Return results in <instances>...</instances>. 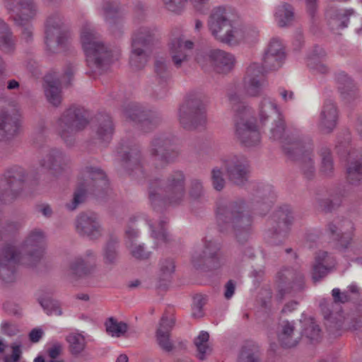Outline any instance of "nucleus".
<instances>
[{"mask_svg":"<svg viewBox=\"0 0 362 362\" xmlns=\"http://www.w3.org/2000/svg\"><path fill=\"white\" fill-rule=\"evenodd\" d=\"M131 255L136 259H146L150 257L151 252L147 251L143 244L136 243L128 247Z\"/></svg>","mask_w":362,"mask_h":362,"instance_id":"56","label":"nucleus"},{"mask_svg":"<svg viewBox=\"0 0 362 362\" xmlns=\"http://www.w3.org/2000/svg\"><path fill=\"white\" fill-rule=\"evenodd\" d=\"M151 230V236L158 242L168 243L170 240V235L167 231V219L165 217H160L158 220L148 221Z\"/></svg>","mask_w":362,"mask_h":362,"instance_id":"39","label":"nucleus"},{"mask_svg":"<svg viewBox=\"0 0 362 362\" xmlns=\"http://www.w3.org/2000/svg\"><path fill=\"white\" fill-rule=\"evenodd\" d=\"M238 362H260L257 354L251 349H244L241 351Z\"/></svg>","mask_w":362,"mask_h":362,"instance_id":"62","label":"nucleus"},{"mask_svg":"<svg viewBox=\"0 0 362 362\" xmlns=\"http://www.w3.org/2000/svg\"><path fill=\"white\" fill-rule=\"evenodd\" d=\"M220 257L219 244L213 240H206L202 247L192 254V263L196 267L206 266L214 269L218 267Z\"/></svg>","mask_w":362,"mask_h":362,"instance_id":"18","label":"nucleus"},{"mask_svg":"<svg viewBox=\"0 0 362 362\" xmlns=\"http://www.w3.org/2000/svg\"><path fill=\"white\" fill-rule=\"evenodd\" d=\"M15 44L11 32L0 37V49L4 52H11L14 49Z\"/></svg>","mask_w":362,"mask_h":362,"instance_id":"61","label":"nucleus"},{"mask_svg":"<svg viewBox=\"0 0 362 362\" xmlns=\"http://www.w3.org/2000/svg\"><path fill=\"white\" fill-rule=\"evenodd\" d=\"M45 95L49 104L54 107L60 105L62 101L61 82L52 75H47L43 85Z\"/></svg>","mask_w":362,"mask_h":362,"instance_id":"35","label":"nucleus"},{"mask_svg":"<svg viewBox=\"0 0 362 362\" xmlns=\"http://www.w3.org/2000/svg\"><path fill=\"white\" fill-rule=\"evenodd\" d=\"M69 351L73 355L80 354L86 347V340L83 335L72 333L66 337Z\"/></svg>","mask_w":362,"mask_h":362,"instance_id":"46","label":"nucleus"},{"mask_svg":"<svg viewBox=\"0 0 362 362\" xmlns=\"http://www.w3.org/2000/svg\"><path fill=\"white\" fill-rule=\"evenodd\" d=\"M299 339L300 337L296 334L294 322L287 320L282 322L279 333L281 344L286 348H291L298 344Z\"/></svg>","mask_w":362,"mask_h":362,"instance_id":"37","label":"nucleus"},{"mask_svg":"<svg viewBox=\"0 0 362 362\" xmlns=\"http://www.w3.org/2000/svg\"><path fill=\"white\" fill-rule=\"evenodd\" d=\"M4 177L5 185L0 187V202L10 194H16L21 189L25 180L24 171L20 168L11 169L5 173Z\"/></svg>","mask_w":362,"mask_h":362,"instance_id":"28","label":"nucleus"},{"mask_svg":"<svg viewBox=\"0 0 362 362\" xmlns=\"http://www.w3.org/2000/svg\"><path fill=\"white\" fill-rule=\"evenodd\" d=\"M45 245L46 235L43 230L35 228L30 231L23 244L28 265L34 266L41 259Z\"/></svg>","mask_w":362,"mask_h":362,"instance_id":"17","label":"nucleus"},{"mask_svg":"<svg viewBox=\"0 0 362 362\" xmlns=\"http://www.w3.org/2000/svg\"><path fill=\"white\" fill-rule=\"evenodd\" d=\"M335 81L341 97L346 102H352L359 97L358 89L356 83L345 72L337 73Z\"/></svg>","mask_w":362,"mask_h":362,"instance_id":"33","label":"nucleus"},{"mask_svg":"<svg viewBox=\"0 0 362 362\" xmlns=\"http://www.w3.org/2000/svg\"><path fill=\"white\" fill-rule=\"evenodd\" d=\"M167 10L175 13H181L188 0H162Z\"/></svg>","mask_w":362,"mask_h":362,"instance_id":"57","label":"nucleus"},{"mask_svg":"<svg viewBox=\"0 0 362 362\" xmlns=\"http://www.w3.org/2000/svg\"><path fill=\"white\" fill-rule=\"evenodd\" d=\"M122 165L134 176L139 179L144 176L141 165V154L139 146H132L128 151H124L122 156Z\"/></svg>","mask_w":362,"mask_h":362,"instance_id":"32","label":"nucleus"},{"mask_svg":"<svg viewBox=\"0 0 362 362\" xmlns=\"http://www.w3.org/2000/svg\"><path fill=\"white\" fill-rule=\"evenodd\" d=\"M96 252L88 249L83 255H78L70 259L66 268V274L72 281L87 277L96 269Z\"/></svg>","mask_w":362,"mask_h":362,"instance_id":"13","label":"nucleus"},{"mask_svg":"<svg viewBox=\"0 0 362 362\" xmlns=\"http://www.w3.org/2000/svg\"><path fill=\"white\" fill-rule=\"evenodd\" d=\"M314 202L317 210L327 213L337 208L339 199L332 201L329 192L327 189H321L315 192Z\"/></svg>","mask_w":362,"mask_h":362,"instance_id":"40","label":"nucleus"},{"mask_svg":"<svg viewBox=\"0 0 362 362\" xmlns=\"http://www.w3.org/2000/svg\"><path fill=\"white\" fill-rule=\"evenodd\" d=\"M284 59L285 52L281 41L274 37L264 52L261 66L266 71L276 70L281 66Z\"/></svg>","mask_w":362,"mask_h":362,"instance_id":"24","label":"nucleus"},{"mask_svg":"<svg viewBox=\"0 0 362 362\" xmlns=\"http://www.w3.org/2000/svg\"><path fill=\"white\" fill-rule=\"evenodd\" d=\"M45 35L46 50L49 54H57L65 50L69 43L70 33L59 16L48 18Z\"/></svg>","mask_w":362,"mask_h":362,"instance_id":"11","label":"nucleus"},{"mask_svg":"<svg viewBox=\"0 0 362 362\" xmlns=\"http://www.w3.org/2000/svg\"><path fill=\"white\" fill-rule=\"evenodd\" d=\"M208 26L211 35L223 43L234 44L247 39L246 29L235 26L230 18L229 10L223 6L212 10Z\"/></svg>","mask_w":362,"mask_h":362,"instance_id":"4","label":"nucleus"},{"mask_svg":"<svg viewBox=\"0 0 362 362\" xmlns=\"http://www.w3.org/2000/svg\"><path fill=\"white\" fill-rule=\"evenodd\" d=\"M95 139L100 142L108 143L112 136L114 127L110 115L98 114L95 117L93 123Z\"/></svg>","mask_w":362,"mask_h":362,"instance_id":"34","label":"nucleus"},{"mask_svg":"<svg viewBox=\"0 0 362 362\" xmlns=\"http://www.w3.org/2000/svg\"><path fill=\"white\" fill-rule=\"evenodd\" d=\"M216 221L222 232H233L240 243H245L250 235L252 218L246 212L243 200L217 204Z\"/></svg>","mask_w":362,"mask_h":362,"instance_id":"1","label":"nucleus"},{"mask_svg":"<svg viewBox=\"0 0 362 362\" xmlns=\"http://www.w3.org/2000/svg\"><path fill=\"white\" fill-rule=\"evenodd\" d=\"M81 42L88 66L95 73L101 74L118 59L119 52L105 45L100 39L99 34L88 22L84 23L81 27Z\"/></svg>","mask_w":362,"mask_h":362,"instance_id":"2","label":"nucleus"},{"mask_svg":"<svg viewBox=\"0 0 362 362\" xmlns=\"http://www.w3.org/2000/svg\"><path fill=\"white\" fill-rule=\"evenodd\" d=\"M127 115L132 120L141 123L142 129L145 131L156 127L163 120L162 116L158 112L145 110L138 106H134L132 112H127Z\"/></svg>","mask_w":362,"mask_h":362,"instance_id":"30","label":"nucleus"},{"mask_svg":"<svg viewBox=\"0 0 362 362\" xmlns=\"http://www.w3.org/2000/svg\"><path fill=\"white\" fill-rule=\"evenodd\" d=\"M21 344L19 343H13L11 345L12 350L11 354L5 356L4 358V362H18L22 355Z\"/></svg>","mask_w":362,"mask_h":362,"instance_id":"63","label":"nucleus"},{"mask_svg":"<svg viewBox=\"0 0 362 362\" xmlns=\"http://www.w3.org/2000/svg\"><path fill=\"white\" fill-rule=\"evenodd\" d=\"M107 185L106 175L101 169L92 166L85 167L81 172L74 198L71 203L66 204V207L71 211L75 210L84 201L86 193L100 190Z\"/></svg>","mask_w":362,"mask_h":362,"instance_id":"9","label":"nucleus"},{"mask_svg":"<svg viewBox=\"0 0 362 362\" xmlns=\"http://www.w3.org/2000/svg\"><path fill=\"white\" fill-rule=\"evenodd\" d=\"M107 332L114 337H119L124 334L127 329L128 325L123 322H118L113 317H110L105 323Z\"/></svg>","mask_w":362,"mask_h":362,"instance_id":"48","label":"nucleus"},{"mask_svg":"<svg viewBox=\"0 0 362 362\" xmlns=\"http://www.w3.org/2000/svg\"><path fill=\"white\" fill-rule=\"evenodd\" d=\"M209 334L206 332H202L194 340V344L199 352V358L203 360L204 355L209 351L208 341Z\"/></svg>","mask_w":362,"mask_h":362,"instance_id":"50","label":"nucleus"},{"mask_svg":"<svg viewBox=\"0 0 362 362\" xmlns=\"http://www.w3.org/2000/svg\"><path fill=\"white\" fill-rule=\"evenodd\" d=\"M39 163L50 174L57 177L69 168L70 160L59 150L52 148L44 152Z\"/></svg>","mask_w":362,"mask_h":362,"instance_id":"23","label":"nucleus"},{"mask_svg":"<svg viewBox=\"0 0 362 362\" xmlns=\"http://www.w3.org/2000/svg\"><path fill=\"white\" fill-rule=\"evenodd\" d=\"M85 110L76 106H71L65 110L56 122L58 135L68 146H71L75 135L83 130L88 124Z\"/></svg>","mask_w":362,"mask_h":362,"instance_id":"7","label":"nucleus"},{"mask_svg":"<svg viewBox=\"0 0 362 362\" xmlns=\"http://www.w3.org/2000/svg\"><path fill=\"white\" fill-rule=\"evenodd\" d=\"M223 163L228 178L233 184L242 185L247 181L248 163L243 156L230 155L223 160Z\"/></svg>","mask_w":362,"mask_h":362,"instance_id":"20","label":"nucleus"},{"mask_svg":"<svg viewBox=\"0 0 362 362\" xmlns=\"http://www.w3.org/2000/svg\"><path fill=\"white\" fill-rule=\"evenodd\" d=\"M185 180V175L181 170L171 172L164 180H151L148 195L151 204L162 202L169 206L182 204L186 197Z\"/></svg>","mask_w":362,"mask_h":362,"instance_id":"3","label":"nucleus"},{"mask_svg":"<svg viewBox=\"0 0 362 362\" xmlns=\"http://www.w3.org/2000/svg\"><path fill=\"white\" fill-rule=\"evenodd\" d=\"M325 56L324 50L315 47L308 54L307 58L308 66L319 73L325 74L328 71L327 66L322 62V58Z\"/></svg>","mask_w":362,"mask_h":362,"instance_id":"43","label":"nucleus"},{"mask_svg":"<svg viewBox=\"0 0 362 362\" xmlns=\"http://www.w3.org/2000/svg\"><path fill=\"white\" fill-rule=\"evenodd\" d=\"M148 153L157 168H164L174 162L179 156L173 139L166 134L156 136L151 140Z\"/></svg>","mask_w":362,"mask_h":362,"instance_id":"12","label":"nucleus"},{"mask_svg":"<svg viewBox=\"0 0 362 362\" xmlns=\"http://www.w3.org/2000/svg\"><path fill=\"white\" fill-rule=\"evenodd\" d=\"M175 319L173 315H163L157 328L156 341L161 349L170 352L174 349V344L170 339V331L175 325Z\"/></svg>","mask_w":362,"mask_h":362,"instance_id":"29","label":"nucleus"},{"mask_svg":"<svg viewBox=\"0 0 362 362\" xmlns=\"http://www.w3.org/2000/svg\"><path fill=\"white\" fill-rule=\"evenodd\" d=\"M346 180L351 185L362 184V153L349 163L346 168Z\"/></svg>","mask_w":362,"mask_h":362,"instance_id":"41","label":"nucleus"},{"mask_svg":"<svg viewBox=\"0 0 362 362\" xmlns=\"http://www.w3.org/2000/svg\"><path fill=\"white\" fill-rule=\"evenodd\" d=\"M338 110L336 104L331 100L325 101L320 113L318 127L323 134H329L337 126Z\"/></svg>","mask_w":362,"mask_h":362,"instance_id":"31","label":"nucleus"},{"mask_svg":"<svg viewBox=\"0 0 362 362\" xmlns=\"http://www.w3.org/2000/svg\"><path fill=\"white\" fill-rule=\"evenodd\" d=\"M230 103L235 112V135L239 142L246 146H257L261 141L260 133L256 122L249 119L250 109L240 101L236 94L230 95Z\"/></svg>","mask_w":362,"mask_h":362,"instance_id":"5","label":"nucleus"},{"mask_svg":"<svg viewBox=\"0 0 362 362\" xmlns=\"http://www.w3.org/2000/svg\"><path fill=\"white\" fill-rule=\"evenodd\" d=\"M276 115L277 117L280 114L276 103L269 98H264L259 104V117L262 122L268 117Z\"/></svg>","mask_w":362,"mask_h":362,"instance_id":"44","label":"nucleus"},{"mask_svg":"<svg viewBox=\"0 0 362 362\" xmlns=\"http://www.w3.org/2000/svg\"><path fill=\"white\" fill-rule=\"evenodd\" d=\"M175 270V264L173 259H165L160 263V275L163 279L169 277Z\"/></svg>","mask_w":362,"mask_h":362,"instance_id":"64","label":"nucleus"},{"mask_svg":"<svg viewBox=\"0 0 362 362\" xmlns=\"http://www.w3.org/2000/svg\"><path fill=\"white\" fill-rule=\"evenodd\" d=\"M320 156L322 160L320 172L325 176H331L334 172V163L329 149L322 148L320 150Z\"/></svg>","mask_w":362,"mask_h":362,"instance_id":"47","label":"nucleus"},{"mask_svg":"<svg viewBox=\"0 0 362 362\" xmlns=\"http://www.w3.org/2000/svg\"><path fill=\"white\" fill-rule=\"evenodd\" d=\"M158 41V33L155 27L141 26L132 37L129 64L134 69H141L146 64L154 45Z\"/></svg>","mask_w":362,"mask_h":362,"instance_id":"6","label":"nucleus"},{"mask_svg":"<svg viewBox=\"0 0 362 362\" xmlns=\"http://www.w3.org/2000/svg\"><path fill=\"white\" fill-rule=\"evenodd\" d=\"M211 179L212 185L216 190L221 191L225 187L226 181L219 168L215 167L211 170Z\"/></svg>","mask_w":362,"mask_h":362,"instance_id":"54","label":"nucleus"},{"mask_svg":"<svg viewBox=\"0 0 362 362\" xmlns=\"http://www.w3.org/2000/svg\"><path fill=\"white\" fill-rule=\"evenodd\" d=\"M265 71L257 63H252L247 67L244 77V90L247 95L257 97L262 94L267 86Z\"/></svg>","mask_w":362,"mask_h":362,"instance_id":"19","label":"nucleus"},{"mask_svg":"<svg viewBox=\"0 0 362 362\" xmlns=\"http://www.w3.org/2000/svg\"><path fill=\"white\" fill-rule=\"evenodd\" d=\"M276 226L269 238V243L272 245H278L282 243L286 234L293 221L291 210L288 206L281 207L274 215Z\"/></svg>","mask_w":362,"mask_h":362,"instance_id":"25","label":"nucleus"},{"mask_svg":"<svg viewBox=\"0 0 362 362\" xmlns=\"http://www.w3.org/2000/svg\"><path fill=\"white\" fill-rule=\"evenodd\" d=\"M77 232L91 240H96L102 235V227L98 216L93 213L81 214L76 222Z\"/></svg>","mask_w":362,"mask_h":362,"instance_id":"26","label":"nucleus"},{"mask_svg":"<svg viewBox=\"0 0 362 362\" xmlns=\"http://www.w3.org/2000/svg\"><path fill=\"white\" fill-rule=\"evenodd\" d=\"M189 194L194 200L201 199L204 197V187L202 180L197 178L191 180Z\"/></svg>","mask_w":362,"mask_h":362,"instance_id":"51","label":"nucleus"},{"mask_svg":"<svg viewBox=\"0 0 362 362\" xmlns=\"http://www.w3.org/2000/svg\"><path fill=\"white\" fill-rule=\"evenodd\" d=\"M178 119L181 126L187 130L203 128L206 124V104L201 95H190L180 106Z\"/></svg>","mask_w":362,"mask_h":362,"instance_id":"8","label":"nucleus"},{"mask_svg":"<svg viewBox=\"0 0 362 362\" xmlns=\"http://www.w3.org/2000/svg\"><path fill=\"white\" fill-rule=\"evenodd\" d=\"M102 257L107 267H112L116 265L119 258L118 242L114 240L108 241L103 248Z\"/></svg>","mask_w":362,"mask_h":362,"instance_id":"42","label":"nucleus"},{"mask_svg":"<svg viewBox=\"0 0 362 362\" xmlns=\"http://www.w3.org/2000/svg\"><path fill=\"white\" fill-rule=\"evenodd\" d=\"M197 60L203 68L209 65L220 74L229 72L235 64V58L231 54L219 49H209L204 54L198 56Z\"/></svg>","mask_w":362,"mask_h":362,"instance_id":"15","label":"nucleus"},{"mask_svg":"<svg viewBox=\"0 0 362 362\" xmlns=\"http://www.w3.org/2000/svg\"><path fill=\"white\" fill-rule=\"evenodd\" d=\"M194 48V42L182 37L173 39L169 44L170 54L174 65L180 68L189 59Z\"/></svg>","mask_w":362,"mask_h":362,"instance_id":"27","label":"nucleus"},{"mask_svg":"<svg viewBox=\"0 0 362 362\" xmlns=\"http://www.w3.org/2000/svg\"><path fill=\"white\" fill-rule=\"evenodd\" d=\"M285 153L296 160L301 173L307 180L315 175V165L313 155V144L309 137L303 136L291 146L284 145Z\"/></svg>","mask_w":362,"mask_h":362,"instance_id":"10","label":"nucleus"},{"mask_svg":"<svg viewBox=\"0 0 362 362\" xmlns=\"http://www.w3.org/2000/svg\"><path fill=\"white\" fill-rule=\"evenodd\" d=\"M274 18L277 25L281 28L291 26L295 21L293 6L287 2L281 3L276 8Z\"/></svg>","mask_w":362,"mask_h":362,"instance_id":"38","label":"nucleus"},{"mask_svg":"<svg viewBox=\"0 0 362 362\" xmlns=\"http://www.w3.org/2000/svg\"><path fill=\"white\" fill-rule=\"evenodd\" d=\"M353 9L342 10L330 8L326 12L328 24L332 30H338L347 26L349 16L354 15Z\"/></svg>","mask_w":362,"mask_h":362,"instance_id":"36","label":"nucleus"},{"mask_svg":"<svg viewBox=\"0 0 362 362\" xmlns=\"http://www.w3.org/2000/svg\"><path fill=\"white\" fill-rule=\"evenodd\" d=\"M276 284L278 295L281 300L285 294L300 291L304 288V275L298 269L293 267H285L277 273Z\"/></svg>","mask_w":362,"mask_h":362,"instance_id":"14","label":"nucleus"},{"mask_svg":"<svg viewBox=\"0 0 362 362\" xmlns=\"http://www.w3.org/2000/svg\"><path fill=\"white\" fill-rule=\"evenodd\" d=\"M315 263L333 267L335 264V259L327 252L320 250L315 254Z\"/></svg>","mask_w":362,"mask_h":362,"instance_id":"58","label":"nucleus"},{"mask_svg":"<svg viewBox=\"0 0 362 362\" xmlns=\"http://www.w3.org/2000/svg\"><path fill=\"white\" fill-rule=\"evenodd\" d=\"M304 333L310 340H317L320 337V329L313 318H309L307 322Z\"/></svg>","mask_w":362,"mask_h":362,"instance_id":"55","label":"nucleus"},{"mask_svg":"<svg viewBox=\"0 0 362 362\" xmlns=\"http://www.w3.org/2000/svg\"><path fill=\"white\" fill-rule=\"evenodd\" d=\"M19 253L15 246L6 245L0 250V277L4 281H15Z\"/></svg>","mask_w":362,"mask_h":362,"instance_id":"21","label":"nucleus"},{"mask_svg":"<svg viewBox=\"0 0 362 362\" xmlns=\"http://www.w3.org/2000/svg\"><path fill=\"white\" fill-rule=\"evenodd\" d=\"M5 5L16 25L30 23L36 15L33 0H6Z\"/></svg>","mask_w":362,"mask_h":362,"instance_id":"22","label":"nucleus"},{"mask_svg":"<svg viewBox=\"0 0 362 362\" xmlns=\"http://www.w3.org/2000/svg\"><path fill=\"white\" fill-rule=\"evenodd\" d=\"M327 231L331 238L338 241L342 247H346L350 243V238L346 234L341 233V229L334 222H330L327 225Z\"/></svg>","mask_w":362,"mask_h":362,"instance_id":"49","label":"nucleus"},{"mask_svg":"<svg viewBox=\"0 0 362 362\" xmlns=\"http://www.w3.org/2000/svg\"><path fill=\"white\" fill-rule=\"evenodd\" d=\"M206 303V299L202 295H197L194 298L192 315L195 318L204 316L203 306Z\"/></svg>","mask_w":362,"mask_h":362,"instance_id":"59","label":"nucleus"},{"mask_svg":"<svg viewBox=\"0 0 362 362\" xmlns=\"http://www.w3.org/2000/svg\"><path fill=\"white\" fill-rule=\"evenodd\" d=\"M118 11V6L110 2H107L103 6L105 18L110 24L112 31L114 30L116 23L114 18L117 16Z\"/></svg>","mask_w":362,"mask_h":362,"instance_id":"52","label":"nucleus"},{"mask_svg":"<svg viewBox=\"0 0 362 362\" xmlns=\"http://www.w3.org/2000/svg\"><path fill=\"white\" fill-rule=\"evenodd\" d=\"M155 72L161 80L166 81L170 76L169 68L163 59H158L155 62Z\"/></svg>","mask_w":362,"mask_h":362,"instance_id":"53","label":"nucleus"},{"mask_svg":"<svg viewBox=\"0 0 362 362\" xmlns=\"http://www.w3.org/2000/svg\"><path fill=\"white\" fill-rule=\"evenodd\" d=\"M9 103L4 97H0V141L1 148L4 143L13 139L18 133L19 119L16 114L8 113Z\"/></svg>","mask_w":362,"mask_h":362,"instance_id":"16","label":"nucleus"},{"mask_svg":"<svg viewBox=\"0 0 362 362\" xmlns=\"http://www.w3.org/2000/svg\"><path fill=\"white\" fill-rule=\"evenodd\" d=\"M331 268L327 265L314 263L312 272L313 281L316 282L324 278L330 271Z\"/></svg>","mask_w":362,"mask_h":362,"instance_id":"60","label":"nucleus"},{"mask_svg":"<svg viewBox=\"0 0 362 362\" xmlns=\"http://www.w3.org/2000/svg\"><path fill=\"white\" fill-rule=\"evenodd\" d=\"M285 132V124L284 120L281 118V117H278V119L276 121L274 126L272 127L270 129L271 133V139L274 140H279L283 144V148L284 149V145L286 146L291 145L293 143L298 141L300 138L293 140L292 141H288L287 138H284V134Z\"/></svg>","mask_w":362,"mask_h":362,"instance_id":"45","label":"nucleus"}]
</instances>
